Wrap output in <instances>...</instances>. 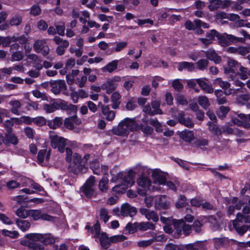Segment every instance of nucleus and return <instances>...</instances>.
Instances as JSON below:
<instances>
[{
	"mask_svg": "<svg viewBox=\"0 0 250 250\" xmlns=\"http://www.w3.org/2000/svg\"><path fill=\"white\" fill-rule=\"evenodd\" d=\"M250 223V208L246 206L242 212L237 214L236 218L232 222L233 226L236 231L240 235H243L249 229L248 225H241L240 223Z\"/></svg>",
	"mask_w": 250,
	"mask_h": 250,
	"instance_id": "obj_1",
	"label": "nucleus"
},
{
	"mask_svg": "<svg viewBox=\"0 0 250 250\" xmlns=\"http://www.w3.org/2000/svg\"><path fill=\"white\" fill-rule=\"evenodd\" d=\"M138 125L134 118H125L121 121L117 126L113 127L112 133L120 136H127L129 131L136 130Z\"/></svg>",
	"mask_w": 250,
	"mask_h": 250,
	"instance_id": "obj_2",
	"label": "nucleus"
},
{
	"mask_svg": "<svg viewBox=\"0 0 250 250\" xmlns=\"http://www.w3.org/2000/svg\"><path fill=\"white\" fill-rule=\"evenodd\" d=\"M95 179L94 176H90L85 182L82 188V192L87 198L96 196L97 193L95 189Z\"/></svg>",
	"mask_w": 250,
	"mask_h": 250,
	"instance_id": "obj_3",
	"label": "nucleus"
},
{
	"mask_svg": "<svg viewBox=\"0 0 250 250\" xmlns=\"http://www.w3.org/2000/svg\"><path fill=\"white\" fill-rule=\"evenodd\" d=\"M245 38H239L236 37L232 35H229L227 34H224V35H219L218 38L219 42L224 46H228L232 43H237L241 42L243 43L245 42Z\"/></svg>",
	"mask_w": 250,
	"mask_h": 250,
	"instance_id": "obj_4",
	"label": "nucleus"
},
{
	"mask_svg": "<svg viewBox=\"0 0 250 250\" xmlns=\"http://www.w3.org/2000/svg\"><path fill=\"white\" fill-rule=\"evenodd\" d=\"M137 184L138 186L142 188H138L137 190L138 193L141 196H145L147 190L153 189L151 185L150 179L146 176H141L137 180Z\"/></svg>",
	"mask_w": 250,
	"mask_h": 250,
	"instance_id": "obj_5",
	"label": "nucleus"
},
{
	"mask_svg": "<svg viewBox=\"0 0 250 250\" xmlns=\"http://www.w3.org/2000/svg\"><path fill=\"white\" fill-rule=\"evenodd\" d=\"M239 68L240 72H237L236 74H234V75L231 76L230 79L233 82V84L234 85L243 87L245 86V83L239 81V78L243 80L248 79L247 73L248 69L247 68L241 65L240 66Z\"/></svg>",
	"mask_w": 250,
	"mask_h": 250,
	"instance_id": "obj_6",
	"label": "nucleus"
},
{
	"mask_svg": "<svg viewBox=\"0 0 250 250\" xmlns=\"http://www.w3.org/2000/svg\"><path fill=\"white\" fill-rule=\"evenodd\" d=\"M50 138L51 146L53 148H57L61 153L64 152L67 140L56 135L51 136Z\"/></svg>",
	"mask_w": 250,
	"mask_h": 250,
	"instance_id": "obj_7",
	"label": "nucleus"
},
{
	"mask_svg": "<svg viewBox=\"0 0 250 250\" xmlns=\"http://www.w3.org/2000/svg\"><path fill=\"white\" fill-rule=\"evenodd\" d=\"M29 216L32 218L34 221L43 220L49 221H53L54 217L48 214L42 213L40 209H29Z\"/></svg>",
	"mask_w": 250,
	"mask_h": 250,
	"instance_id": "obj_8",
	"label": "nucleus"
},
{
	"mask_svg": "<svg viewBox=\"0 0 250 250\" xmlns=\"http://www.w3.org/2000/svg\"><path fill=\"white\" fill-rule=\"evenodd\" d=\"M33 48L36 53H41L44 56H46L49 53V48L46 45L45 40H39L35 41Z\"/></svg>",
	"mask_w": 250,
	"mask_h": 250,
	"instance_id": "obj_9",
	"label": "nucleus"
},
{
	"mask_svg": "<svg viewBox=\"0 0 250 250\" xmlns=\"http://www.w3.org/2000/svg\"><path fill=\"white\" fill-rule=\"evenodd\" d=\"M174 226L178 234H180L182 231H183L185 235H188L191 231V226L186 224L183 220L176 221L174 223Z\"/></svg>",
	"mask_w": 250,
	"mask_h": 250,
	"instance_id": "obj_10",
	"label": "nucleus"
},
{
	"mask_svg": "<svg viewBox=\"0 0 250 250\" xmlns=\"http://www.w3.org/2000/svg\"><path fill=\"white\" fill-rule=\"evenodd\" d=\"M51 91L55 94H58L61 91L64 92L66 90V85L64 80H58L50 82Z\"/></svg>",
	"mask_w": 250,
	"mask_h": 250,
	"instance_id": "obj_11",
	"label": "nucleus"
},
{
	"mask_svg": "<svg viewBox=\"0 0 250 250\" xmlns=\"http://www.w3.org/2000/svg\"><path fill=\"white\" fill-rule=\"evenodd\" d=\"M137 211L136 208L131 206L128 203L124 204L121 207V214L124 217L128 215L133 217L136 215Z\"/></svg>",
	"mask_w": 250,
	"mask_h": 250,
	"instance_id": "obj_12",
	"label": "nucleus"
},
{
	"mask_svg": "<svg viewBox=\"0 0 250 250\" xmlns=\"http://www.w3.org/2000/svg\"><path fill=\"white\" fill-rule=\"evenodd\" d=\"M176 119L179 123L184 125L187 127L192 128L194 126V124L191 119L189 117L185 118V113L182 111H180L178 112L176 116Z\"/></svg>",
	"mask_w": 250,
	"mask_h": 250,
	"instance_id": "obj_13",
	"label": "nucleus"
},
{
	"mask_svg": "<svg viewBox=\"0 0 250 250\" xmlns=\"http://www.w3.org/2000/svg\"><path fill=\"white\" fill-rule=\"evenodd\" d=\"M139 212L148 220H152L154 222H157L159 220V216L157 213L153 210L146 208H141Z\"/></svg>",
	"mask_w": 250,
	"mask_h": 250,
	"instance_id": "obj_14",
	"label": "nucleus"
},
{
	"mask_svg": "<svg viewBox=\"0 0 250 250\" xmlns=\"http://www.w3.org/2000/svg\"><path fill=\"white\" fill-rule=\"evenodd\" d=\"M81 124V120L77 116H72L65 119L64 126L69 129H73L75 125H79Z\"/></svg>",
	"mask_w": 250,
	"mask_h": 250,
	"instance_id": "obj_15",
	"label": "nucleus"
},
{
	"mask_svg": "<svg viewBox=\"0 0 250 250\" xmlns=\"http://www.w3.org/2000/svg\"><path fill=\"white\" fill-rule=\"evenodd\" d=\"M101 111L106 120L112 121L115 119L116 112L110 110L109 105L102 104Z\"/></svg>",
	"mask_w": 250,
	"mask_h": 250,
	"instance_id": "obj_16",
	"label": "nucleus"
},
{
	"mask_svg": "<svg viewBox=\"0 0 250 250\" xmlns=\"http://www.w3.org/2000/svg\"><path fill=\"white\" fill-rule=\"evenodd\" d=\"M175 64L177 65L178 70L179 71L187 70L188 72H192L195 69L194 64L191 62H175Z\"/></svg>",
	"mask_w": 250,
	"mask_h": 250,
	"instance_id": "obj_17",
	"label": "nucleus"
},
{
	"mask_svg": "<svg viewBox=\"0 0 250 250\" xmlns=\"http://www.w3.org/2000/svg\"><path fill=\"white\" fill-rule=\"evenodd\" d=\"M21 244L28 247L29 250H44V247L41 244L31 241L22 240Z\"/></svg>",
	"mask_w": 250,
	"mask_h": 250,
	"instance_id": "obj_18",
	"label": "nucleus"
},
{
	"mask_svg": "<svg viewBox=\"0 0 250 250\" xmlns=\"http://www.w3.org/2000/svg\"><path fill=\"white\" fill-rule=\"evenodd\" d=\"M207 125H208V129L209 131L213 134L217 139L220 140L222 134L221 128L211 122H208Z\"/></svg>",
	"mask_w": 250,
	"mask_h": 250,
	"instance_id": "obj_19",
	"label": "nucleus"
},
{
	"mask_svg": "<svg viewBox=\"0 0 250 250\" xmlns=\"http://www.w3.org/2000/svg\"><path fill=\"white\" fill-rule=\"evenodd\" d=\"M73 163L76 165H79L77 166V168L80 172L83 173L86 171V167L83 165V160L81 156L78 153H74L72 156Z\"/></svg>",
	"mask_w": 250,
	"mask_h": 250,
	"instance_id": "obj_20",
	"label": "nucleus"
},
{
	"mask_svg": "<svg viewBox=\"0 0 250 250\" xmlns=\"http://www.w3.org/2000/svg\"><path fill=\"white\" fill-rule=\"evenodd\" d=\"M152 176L154 178L155 183H158L160 185L165 184L166 178L160 170L155 169L153 170Z\"/></svg>",
	"mask_w": 250,
	"mask_h": 250,
	"instance_id": "obj_21",
	"label": "nucleus"
},
{
	"mask_svg": "<svg viewBox=\"0 0 250 250\" xmlns=\"http://www.w3.org/2000/svg\"><path fill=\"white\" fill-rule=\"evenodd\" d=\"M134 172L132 170L128 171L126 175H125L123 179L122 183L124 186L129 187L132 186L134 183L133 176Z\"/></svg>",
	"mask_w": 250,
	"mask_h": 250,
	"instance_id": "obj_22",
	"label": "nucleus"
},
{
	"mask_svg": "<svg viewBox=\"0 0 250 250\" xmlns=\"http://www.w3.org/2000/svg\"><path fill=\"white\" fill-rule=\"evenodd\" d=\"M117 87V83L113 80H108L102 84L103 90H106L107 94L111 93Z\"/></svg>",
	"mask_w": 250,
	"mask_h": 250,
	"instance_id": "obj_23",
	"label": "nucleus"
},
{
	"mask_svg": "<svg viewBox=\"0 0 250 250\" xmlns=\"http://www.w3.org/2000/svg\"><path fill=\"white\" fill-rule=\"evenodd\" d=\"M206 56L208 59L213 61L215 63H219L221 61V58L218 56L215 50L210 49L205 52Z\"/></svg>",
	"mask_w": 250,
	"mask_h": 250,
	"instance_id": "obj_24",
	"label": "nucleus"
},
{
	"mask_svg": "<svg viewBox=\"0 0 250 250\" xmlns=\"http://www.w3.org/2000/svg\"><path fill=\"white\" fill-rule=\"evenodd\" d=\"M197 83L205 92L208 93H212L213 92L212 87L204 81V79H197Z\"/></svg>",
	"mask_w": 250,
	"mask_h": 250,
	"instance_id": "obj_25",
	"label": "nucleus"
},
{
	"mask_svg": "<svg viewBox=\"0 0 250 250\" xmlns=\"http://www.w3.org/2000/svg\"><path fill=\"white\" fill-rule=\"evenodd\" d=\"M9 104L12 107L10 111L14 114L19 115L20 113L19 110L21 106V102L17 100H12L9 101Z\"/></svg>",
	"mask_w": 250,
	"mask_h": 250,
	"instance_id": "obj_26",
	"label": "nucleus"
},
{
	"mask_svg": "<svg viewBox=\"0 0 250 250\" xmlns=\"http://www.w3.org/2000/svg\"><path fill=\"white\" fill-rule=\"evenodd\" d=\"M101 246L104 249H107L111 244L110 237H108L105 233H102L98 236Z\"/></svg>",
	"mask_w": 250,
	"mask_h": 250,
	"instance_id": "obj_27",
	"label": "nucleus"
},
{
	"mask_svg": "<svg viewBox=\"0 0 250 250\" xmlns=\"http://www.w3.org/2000/svg\"><path fill=\"white\" fill-rule=\"evenodd\" d=\"M19 120L18 118L12 117L10 119L6 120L4 122H2V125L5 128L6 132L11 133L12 132V127L14 125V121L17 124V121Z\"/></svg>",
	"mask_w": 250,
	"mask_h": 250,
	"instance_id": "obj_28",
	"label": "nucleus"
},
{
	"mask_svg": "<svg viewBox=\"0 0 250 250\" xmlns=\"http://www.w3.org/2000/svg\"><path fill=\"white\" fill-rule=\"evenodd\" d=\"M16 223L18 228L24 232L27 231L31 226V224L28 220L17 219Z\"/></svg>",
	"mask_w": 250,
	"mask_h": 250,
	"instance_id": "obj_29",
	"label": "nucleus"
},
{
	"mask_svg": "<svg viewBox=\"0 0 250 250\" xmlns=\"http://www.w3.org/2000/svg\"><path fill=\"white\" fill-rule=\"evenodd\" d=\"M121 98L120 94L115 91L111 95V99L112 102L111 107L113 109H116L119 108L120 104V100Z\"/></svg>",
	"mask_w": 250,
	"mask_h": 250,
	"instance_id": "obj_30",
	"label": "nucleus"
},
{
	"mask_svg": "<svg viewBox=\"0 0 250 250\" xmlns=\"http://www.w3.org/2000/svg\"><path fill=\"white\" fill-rule=\"evenodd\" d=\"M223 1L221 0H210L208 8L211 11L216 10L220 7H224Z\"/></svg>",
	"mask_w": 250,
	"mask_h": 250,
	"instance_id": "obj_31",
	"label": "nucleus"
},
{
	"mask_svg": "<svg viewBox=\"0 0 250 250\" xmlns=\"http://www.w3.org/2000/svg\"><path fill=\"white\" fill-rule=\"evenodd\" d=\"M180 137L184 141L190 143L194 139V135L192 131L186 130L180 133Z\"/></svg>",
	"mask_w": 250,
	"mask_h": 250,
	"instance_id": "obj_32",
	"label": "nucleus"
},
{
	"mask_svg": "<svg viewBox=\"0 0 250 250\" xmlns=\"http://www.w3.org/2000/svg\"><path fill=\"white\" fill-rule=\"evenodd\" d=\"M138 229L141 231H146L147 230H154L155 225L150 222L138 223Z\"/></svg>",
	"mask_w": 250,
	"mask_h": 250,
	"instance_id": "obj_33",
	"label": "nucleus"
},
{
	"mask_svg": "<svg viewBox=\"0 0 250 250\" xmlns=\"http://www.w3.org/2000/svg\"><path fill=\"white\" fill-rule=\"evenodd\" d=\"M213 83L221 87L223 90H227L230 86V83L229 82L223 81L221 78H217L214 80Z\"/></svg>",
	"mask_w": 250,
	"mask_h": 250,
	"instance_id": "obj_34",
	"label": "nucleus"
},
{
	"mask_svg": "<svg viewBox=\"0 0 250 250\" xmlns=\"http://www.w3.org/2000/svg\"><path fill=\"white\" fill-rule=\"evenodd\" d=\"M228 14L223 11L219 12L215 15V20L221 24L228 22Z\"/></svg>",
	"mask_w": 250,
	"mask_h": 250,
	"instance_id": "obj_35",
	"label": "nucleus"
},
{
	"mask_svg": "<svg viewBox=\"0 0 250 250\" xmlns=\"http://www.w3.org/2000/svg\"><path fill=\"white\" fill-rule=\"evenodd\" d=\"M118 60H114L109 62L102 69L103 71H107L109 73H112L117 68Z\"/></svg>",
	"mask_w": 250,
	"mask_h": 250,
	"instance_id": "obj_36",
	"label": "nucleus"
},
{
	"mask_svg": "<svg viewBox=\"0 0 250 250\" xmlns=\"http://www.w3.org/2000/svg\"><path fill=\"white\" fill-rule=\"evenodd\" d=\"M3 142L6 144H12L14 145H17L18 143V140L17 137L12 133H8L6 132L5 135V139L3 140Z\"/></svg>",
	"mask_w": 250,
	"mask_h": 250,
	"instance_id": "obj_37",
	"label": "nucleus"
},
{
	"mask_svg": "<svg viewBox=\"0 0 250 250\" xmlns=\"http://www.w3.org/2000/svg\"><path fill=\"white\" fill-rule=\"evenodd\" d=\"M53 40L58 45V47L63 48L67 49L69 44L68 41L63 40L58 36H55Z\"/></svg>",
	"mask_w": 250,
	"mask_h": 250,
	"instance_id": "obj_38",
	"label": "nucleus"
},
{
	"mask_svg": "<svg viewBox=\"0 0 250 250\" xmlns=\"http://www.w3.org/2000/svg\"><path fill=\"white\" fill-rule=\"evenodd\" d=\"M44 234L41 233H28L25 235V237L28 239L26 241H31L36 242L38 241L42 240L43 238Z\"/></svg>",
	"mask_w": 250,
	"mask_h": 250,
	"instance_id": "obj_39",
	"label": "nucleus"
},
{
	"mask_svg": "<svg viewBox=\"0 0 250 250\" xmlns=\"http://www.w3.org/2000/svg\"><path fill=\"white\" fill-rule=\"evenodd\" d=\"M63 119L62 117H56L54 120L48 122V125L50 128L56 129L60 126L62 124Z\"/></svg>",
	"mask_w": 250,
	"mask_h": 250,
	"instance_id": "obj_40",
	"label": "nucleus"
},
{
	"mask_svg": "<svg viewBox=\"0 0 250 250\" xmlns=\"http://www.w3.org/2000/svg\"><path fill=\"white\" fill-rule=\"evenodd\" d=\"M204 245L201 242H196L194 243L188 244L186 245V250H200L203 248Z\"/></svg>",
	"mask_w": 250,
	"mask_h": 250,
	"instance_id": "obj_41",
	"label": "nucleus"
},
{
	"mask_svg": "<svg viewBox=\"0 0 250 250\" xmlns=\"http://www.w3.org/2000/svg\"><path fill=\"white\" fill-rule=\"evenodd\" d=\"M110 215L109 214V211L105 208H102L100 210V218L104 223L108 221Z\"/></svg>",
	"mask_w": 250,
	"mask_h": 250,
	"instance_id": "obj_42",
	"label": "nucleus"
},
{
	"mask_svg": "<svg viewBox=\"0 0 250 250\" xmlns=\"http://www.w3.org/2000/svg\"><path fill=\"white\" fill-rule=\"evenodd\" d=\"M29 209L20 207L16 211V214L20 218H26L29 217Z\"/></svg>",
	"mask_w": 250,
	"mask_h": 250,
	"instance_id": "obj_43",
	"label": "nucleus"
},
{
	"mask_svg": "<svg viewBox=\"0 0 250 250\" xmlns=\"http://www.w3.org/2000/svg\"><path fill=\"white\" fill-rule=\"evenodd\" d=\"M44 236L42 242L44 245L53 244L55 242V239L51 234H43Z\"/></svg>",
	"mask_w": 250,
	"mask_h": 250,
	"instance_id": "obj_44",
	"label": "nucleus"
},
{
	"mask_svg": "<svg viewBox=\"0 0 250 250\" xmlns=\"http://www.w3.org/2000/svg\"><path fill=\"white\" fill-rule=\"evenodd\" d=\"M199 104L204 109H207L210 105L208 98L205 96L198 97Z\"/></svg>",
	"mask_w": 250,
	"mask_h": 250,
	"instance_id": "obj_45",
	"label": "nucleus"
},
{
	"mask_svg": "<svg viewBox=\"0 0 250 250\" xmlns=\"http://www.w3.org/2000/svg\"><path fill=\"white\" fill-rule=\"evenodd\" d=\"M21 184L15 180H11L6 183L5 186L9 190H13L20 187Z\"/></svg>",
	"mask_w": 250,
	"mask_h": 250,
	"instance_id": "obj_46",
	"label": "nucleus"
},
{
	"mask_svg": "<svg viewBox=\"0 0 250 250\" xmlns=\"http://www.w3.org/2000/svg\"><path fill=\"white\" fill-rule=\"evenodd\" d=\"M138 223L135 222L134 223H128L127 224L125 229L130 234H132L137 231L138 229Z\"/></svg>",
	"mask_w": 250,
	"mask_h": 250,
	"instance_id": "obj_47",
	"label": "nucleus"
},
{
	"mask_svg": "<svg viewBox=\"0 0 250 250\" xmlns=\"http://www.w3.org/2000/svg\"><path fill=\"white\" fill-rule=\"evenodd\" d=\"M43 109L47 113L54 112L57 110L55 102L51 104H44L43 106Z\"/></svg>",
	"mask_w": 250,
	"mask_h": 250,
	"instance_id": "obj_48",
	"label": "nucleus"
},
{
	"mask_svg": "<svg viewBox=\"0 0 250 250\" xmlns=\"http://www.w3.org/2000/svg\"><path fill=\"white\" fill-rule=\"evenodd\" d=\"M23 53L20 51H15L11 55V61L12 62L20 61L23 59Z\"/></svg>",
	"mask_w": 250,
	"mask_h": 250,
	"instance_id": "obj_49",
	"label": "nucleus"
},
{
	"mask_svg": "<svg viewBox=\"0 0 250 250\" xmlns=\"http://www.w3.org/2000/svg\"><path fill=\"white\" fill-rule=\"evenodd\" d=\"M229 111V108L228 107L221 106L217 112V116L219 118L223 119L226 116Z\"/></svg>",
	"mask_w": 250,
	"mask_h": 250,
	"instance_id": "obj_50",
	"label": "nucleus"
},
{
	"mask_svg": "<svg viewBox=\"0 0 250 250\" xmlns=\"http://www.w3.org/2000/svg\"><path fill=\"white\" fill-rule=\"evenodd\" d=\"M151 106L154 109L153 111L155 113V115L163 114L162 110L159 108L160 103L159 101L156 100L152 101L151 102Z\"/></svg>",
	"mask_w": 250,
	"mask_h": 250,
	"instance_id": "obj_51",
	"label": "nucleus"
},
{
	"mask_svg": "<svg viewBox=\"0 0 250 250\" xmlns=\"http://www.w3.org/2000/svg\"><path fill=\"white\" fill-rule=\"evenodd\" d=\"M208 63V60L200 59L196 62V65L199 70H204L207 68Z\"/></svg>",
	"mask_w": 250,
	"mask_h": 250,
	"instance_id": "obj_52",
	"label": "nucleus"
},
{
	"mask_svg": "<svg viewBox=\"0 0 250 250\" xmlns=\"http://www.w3.org/2000/svg\"><path fill=\"white\" fill-rule=\"evenodd\" d=\"M108 179L105 177H103L99 183V188L102 192H105L107 189V184Z\"/></svg>",
	"mask_w": 250,
	"mask_h": 250,
	"instance_id": "obj_53",
	"label": "nucleus"
},
{
	"mask_svg": "<svg viewBox=\"0 0 250 250\" xmlns=\"http://www.w3.org/2000/svg\"><path fill=\"white\" fill-rule=\"evenodd\" d=\"M1 233L3 235L5 236H8L11 238H17L19 234L17 231H10L6 229L1 230Z\"/></svg>",
	"mask_w": 250,
	"mask_h": 250,
	"instance_id": "obj_54",
	"label": "nucleus"
},
{
	"mask_svg": "<svg viewBox=\"0 0 250 250\" xmlns=\"http://www.w3.org/2000/svg\"><path fill=\"white\" fill-rule=\"evenodd\" d=\"M186 197L183 195H180L178 201L176 202L175 206L177 208H182L187 205Z\"/></svg>",
	"mask_w": 250,
	"mask_h": 250,
	"instance_id": "obj_55",
	"label": "nucleus"
},
{
	"mask_svg": "<svg viewBox=\"0 0 250 250\" xmlns=\"http://www.w3.org/2000/svg\"><path fill=\"white\" fill-rule=\"evenodd\" d=\"M250 99V94L247 93L238 96L236 98L237 102L238 103L244 104Z\"/></svg>",
	"mask_w": 250,
	"mask_h": 250,
	"instance_id": "obj_56",
	"label": "nucleus"
},
{
	"mask_svg": "<svg viewBox=\"0 0 250 250\" xmlns=\"http://www.w3.org/2000/svg\"><path fill=\"white\" fill-rule=\"evenodd\" d=\"M126 237L124 235H116L110 237L111 243H115L125 240Z\"/></svg>",
	"mask_w": 250,
	"mask_h": 250,
	"instance_id": "obj_57",
	"label": "nucleus"
},
{
	"mask_svg": "<svg viewBox=\"0 0 250 250\" xmlns=\"http://www.w3.org/2000/svg\"><path fill=\"white\" fill-rule=\"evenodd\" d=\"M219 33L214 29H212L206 34L207 38L209 39L211 41L215 40V38L218 39Z\"/></svg>",
	"mask_w": 250,
	"mask_h": 250,
	"instance_id": "obj_58",
	"label": "nucleus"
},
{
	"mask_svg": "<svg viewBox=\"0 0 250 250\" xmlns=\"http://www.w3.org/2000/svg\"><path fill=\"white\" fill-rule=\"evenodd\" d=\"M56 105L57 106V110L61 109L63 110H67L68 107V102L63 100H60L59 101L55 102Z\"/></svg>",
	"mask_w": 250,
	"mask_h": 250,
	"instance_id": "obj_59",
	"label": "nucleus"
},
{
	"mask_svg": "<svg viewBox=\"0 0 250 250\" xmlns=\"http://www.w3.org/2000/svg\"><path fill=\"white\" fill-rule=\"evenodd\" d=\"M33 122L39 126H42L46 124V119L42 117L39 116L33 118Z\"/></svg>",
	"mask_w": 250,
	"mask_h": 250,
	"instance_id": "obj_60",
	"label": "nucleus"
},
{
	"mask_svg": "<svg viewBox=\"0 0 250 250\" xmlns=\"http://www.w3.org/2000/svg\"><path fill=\"white\" fill-rule=\"evenodd\" d=\"M33 122V118H31L29 116H22L19 120L17 121L18 124H21L22 123H24L26 124L30 125Z\"/></svg>",
	"mask_w": 250,
	"mask_h": 250,
	"instance_id": "obj_61",
	"label": "nucleus"
},
{
	"mask_svg": "<svg viewBox=\"0 0 250 250\" xmlns=\"http://www.w3.org/2000/svg\"><path fill=\"white\" fill-rule=\"evenodd\" d=\"M250 52V46H240L238 47L237 54L241 55H246Z\"/></svg>",
	"mask_w": 250,
	"mask_h": 250,
	"instance_id": "obj_62",
	"label": "nucleus"
},
{
	"mask_svg": "<svg viewBox=\"0 0 250 250\" xmlns=\"http://www.w3.org/2000/svg\"><path fill=\"white\" fill-rule=\"evenodd\" d=\"M0 220L3 223L8 225L13 223L12 220L9 217L3 213H0Z\"/></svg>",
	"mask_w": 250,
	"mask_h": 250,
	"instance_id": "obj_63",
	"label": "nucleus"
},
{
	"mask_svg": "<svg viewBox=\"0 0 250 250\" xmlns=\"http://www.w3.org/2000/svg\"><path fill=\"white\" fill-rule=\"evenodd\" d=\"M87 81V77L85 76H83L81 78H77L76 79L75 83L81 88L84 86Z\"/></svg>",
	"mask_w": 250,
	"mask_h": 250,
	"instance_id": "obj_64",
	"label": "nucleus"
}]
</instances>
